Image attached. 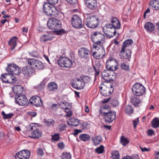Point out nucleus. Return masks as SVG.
I'll return each mask as SVG.
<instances>
[{"mask_svg": "<svg viewBox=\"0 0 159 159\" xmlns=\"http://www.w3.org/2000/svg\"><path fill=\"white\" fill-rule=\"evenodd\" d=\"M120 142L124 146H125L129 143V141L125 137L122 136L120 138Z\"/></svg>", "mask_w": 159, "mask_h": 159, "instance_id": "nucleus-40", "label": "nucleus"}, {"mask_svg": "<svg viewBox=\"0 0 159 159\" xmlns=\"http://www.w3.org/2000/svg\"><path fill=\"white\" fill-rule=\"evenodd\" d=\"M131 51L130 49H127L125 51V49L122 48L119 53L120 59L123 61L125 60L129 61L131 58Z\"/></svg>", "mask_w": 159, "mask_h": 159, "instance_id": "nucleus-15", "label": "nucleus"}, {"mask_svg": "<svg viewBox=\"0 0 159 159\" xmlns=\"http://www.w3.org/2000/svg\"><path fill=\"white\" fill-rule=\"evenodd\" d=\"M57 62L59 66L62 67L70 68L73 64L72 61L65 57H61L58 59Z\"/></svg>", "mask_w": 159, "mask_h": 159, "instance_id": "nucleus-9", "label": "nucleus"}, {"mask_svg": "<svg viewBox=\"0 0 159 159\" xmlns=\"http://www.w3.org/2000/svg\"><path fill=\"white\" fill-rule=\"evenodd\" d=\"M150 6L155 10H159V0H152L149 2Z\"/></svg>", "mask_w": 159, "mask_h": 159, "instance_id": "nucleus-30", "label": "nucleus"}, {"mask_svg": "<svg viewBox=\"0 0 159 159\" xmlns=\"http://www.w3.org/2000/svg\"><path fill=\"white\" fill-rule=\"evenodd\" d=\"M104 147L102 145H101L99 147H98L95 149V152L98 154H100L103 153L104 152Z\"/></svg>", "mask_w": 159, "mask_h": 159, "instance_id": "nucleus-43", "label": "nucleus"}, {"mask_svg": "<svg viewBox=\"0 0 159 159\" xmlns=\"http://www.w3.org/2000/svg\"><path fill=\"white\" fill-rule=\"evenodd\" d=\"M37 152L38 155L39 156H43L44 154L43 150L41 148H39L37 150Z\"/></svg>", "mask_w": 159, "mask_h": 159, "instance_id": "nucleus-53", "label": "nucleus"}, {"mask_svg": "<svg viewBox=\"0 0 159 159\" xmlns=\"http://www.w3.org/2000/svg\"><path fill=\"white\" fill-rule=\"evenodd\" d=\"M30 152L27 150H24L17 152L16 156L19 159H28L30 156Z\"/></svg>", "mask_w": 159, "mask_h": 159, "instance_id": "nucleus-20", "label": "nucleus"}, {"mask_svg": "<svg viewBox=\"0 0 159 159\" xmlns=\"http://www.w3.org/2000/svg\"><path fill=\"white\" fill-rule=\"evenodd\" d=\"M53 32H55L56 34L58 35H61L66 33V31L63 29L55 30V31H53Z\"/></svg>", "mask_w": 159, "mask_h": 159, "instance_id": "nucleus-49", "label": "nucleus"}, {"mask_svg": "<svg viewBox=\"0 0 159 159\" xmlns=\"http://www.w3.org/2000/svg\"><path fill=\"white\" fill-rule=\"evenodd\" d=\"M74 133L73 134L75 136L77 135L79 133L81 132L82 131L81 130L78 129H75L74 130Z\"/></svg>", "mask_w": 159, "mask_h": 159, "instance_id": "nucleus-58", "label": "nucleus"}, {"mask_svg": "<svg viewBox=\"0 0 159 159\" xmlns=\"http://www.w3.org/2000/svg\"><path fill=\"white\" fill-rule=\"evenodd\" d=\"M117 29L112 27L109 23L106 24L104 27L105 33L106 36L111 38L115 36L116 34Z\"/></svg>", "mask_w": 159, "mask_h": 159, "instance_id": "nucleus-12", "label": "nucleus"}, {"mask_svg": "<svg viewBox=\"0 0 159 159\" xmlns=\"http://www.w3.org/2000/svg\"><path fill=\"white\" fill-rule=\"evenodd\" d=\"M80 78L82 80L85 84V83L90 81L91 80L90 77L86 75H82L80 77Z\"/></svg>", "mask_w": 159, "mask_h": 159, "instance_id": "nucleus-41", "label": "nucleus"}, {"mask_svg": "<svg viewBox=\"0 0 159 159\" xmlns=\"http://www.w3.org/2000/svg\"><path fill=\"white\" fill-rule=\"evenodd\" d=\"M139 123L138 119L137 120H134L133 121V125L134 127V128H135L137 125Z\"/></svg>", "mask_w": 159, "mask_h": 159, "instance_id": "nucleus-55", "label": "nucleus"}, {"mask_svg": "<svg viewBox=\"0 0 159 159\" xmlns=\"http://www.w3.org/2000/svg\"><path fill=\"white\" fill-rule=\"evenodd\" d=\"M43 122L45 123L46 126L48 127L53 126L55 123V121L51 119L43 120Z\"/></svg>", "mask_w": 159, "mask_h": 159, "instance_id": "nucleus-35", "label": "nucleus"}, {"mask_svg": "<svg viewBox=\"0 0 159 159\" xmlns=\"http://www.w3.org/2000/svg\"><path fill=\"white\" fill-rule=\"evenodd\" d=\"M60 138L59 134H55L54 135H52V139L53 141H57L59 140Z\"/></svg>", "mask_w": 159, "mask_h": 159, "instance_id": "nucleus-51", "label": "nucleus"}, {"mask_svg": "<svg viewBox=\"0 0 159 159\" xmlns=\"http://www.w3.org/2000/svg\"><path fill=\"white\" fill-rule=\"evenodd\" d=\"M110 25L112 27L117 29L120 28V23L116 17H112L111 20V23Z\"/></svg>", "mask_w": 159, "mask_h": 159, "instance_id": "nucleus-25", "label": "nucleus"}, {"mask_svg": "<svg viewBox=\"0 0 159 159\" xmlns=\"http://www.w3.org/2000/svg\"><path fill=\"white\" fill-rule=\"evenodd\" d=\"M44 12L47 16L51 17H56L58 15V11L57 8L52 5L45 3L43 6Z\"/></svg>", "mask_w": 159, "mask_h": 159, "instance_id": "nucleus-2", "label": "nucleus"}, {"mask_svg": "<svg viewBox=\"0 0 159 159\" xmlns=\"http://www.w3.org/2000/svg\"><path fill=\"white\" fill-rule=\"evenodd\" d=\"M28 64L35 70H42L44 67L43 64L41 61L34 58L29 59Z\"/></svg>", "mask_w": 159, "mask_h": 159, "instance_id": "nucleus-8", "label": "nucleus"}, {"mask_svg": "<svg viewBox=\"0 0 159 159\" xmlns=\"http://www.w3.org/2000/svg\"><path fill=\"white\" fill-rule=\"evenodd\" d=\"M18 38L16 37H14L10 39L8 44L11 47V50H14L17 45L16 41Z\"/></svg>", "mask_w": 159, "mask_h": 159, "instance_id": "nucleus-29", "label": "nucleus"}, {"mask_svg": "<svg viewBox=\"0 0 159 159\" xmlns=\"http://www.w3.org/2000/svg\"><path fill=\"white\" fill-rule=\"evenodd\" d=\"M70 21L72 25L75 28L80 29L84 26L82 19L77 15L73 16L71 18Z\"/></svg>", "mask_w": 159, "mask_h": 159, "instance_id": "nucleus-11", "label": "nucleus"}, {"mask_svg": "<svg viewBox=\"0 0 159 159\" xmlns=\"http://www.w3.org/2000/svg\"><path fill=\"white\" fill-rule=\"evenodd\" d=\"M116 117V113L114 111H110L104 117L106 122L111 123Z\"/></svg>", "mask_w": 159, "mask_h": 159, "instance_id": "nucleus-21", "label": "nucleus"}, {"mask_svg": "<svg viewBox=\"0 0 159 159\" xmlns=\"http://www.w3.org/2000/svg\"><path fill=\"white\" fill-rule=\"evenodd\" d=\"M111 154L112 159H120V154L118 151H112Z\"/></svg>", "mask_w": 159, "mask_h": 159, "instance_id": "nucleus-39", "label": "nucleus"}, {"mask_svg": "<svg viewBox=\"0 0 159 159\" xmlns=\"http://www.w3.org/2000/svg\"><path fill=\"white\" fill-rule=\"evenodd\" d=\"M58 105L56 104H53L51 107L50 108L51 109L55 110L57 107Z\"/></svg>", "mask_w": 159, "mask_h": 159, "instance_id": "nucleus-63", "label": "nucleus"}, {"mask_svg": "<svg viewBox=\"0 0 159 159\" xmlns=\"http://www.w3.org/2000/svg\"><path fill=\"white\" fill-rule=\"evenodd\" d=\"M48 2V3H49L51 5H55L58 2V0H47Z\"/></svg>", "mask_w": 159, "mask_h": 159, "instance_id": "nucleus-54", "label": "nucleus"}, {"mask_svg": "<svg viewBox=\"0 0 159 159\" xmlns=\"http://www.w3.org/2000/svg\"><path fill=\"white\" fill-rule=\"evenodd\" d=\"M122 159H132V157L129 155H126L123 157Z\"/></svg>", "mask_w": 159, "mask_h": 159, "instance_id": "nucleus-64", "label": "nucleus"}, {"mask_svg": "<svg viewBox=\"0 0 159 159\" xmlns=\"http://www.w3.org/2000/svg\"><path fill=\"white\" fill-rule=\"evenodd\" d=\"M92 41L94 43L93 45L95 44L96 46L103 45L105 39V36L104 34L98 32H94L91 36Z\"/></svg>", "mask_w": 159, "mask_h": 159, "instance_id": "nucleus-3", "label": "nucleus"}, {"mask_svg": "<svg viewBox=\"0 0 159 159\" xmlns=\"http://www.w3.org/2000/svg\"><path fill=\"white\" fill-rule=\"evenodd\" d=\"M29 103L36 107H41L43 103L41 98L38 96H34L30 99Z\"/></svg>", "mask_w": 159, "mask_h": 159, "instance_id": "nucleus-19", "label": "nucleus"}, {"mask_svg": "<svg viewBox=\"0 0 159 159\" xmlns=\"http://www.w3.org/2000/svg\"><path fill=\"white\" fill-rule=\"evenodd\" d=\"M33 70L30 66H26L23 68V73L25 76H30L33 73Z\"/></svg>", "mask_w": 159, "mask_h": 159, "instance_id": "nucleus-26", "label": "nucleus"}, {"mask_svg": "<svg viewBox=\"0 0 159 159\" xmlns=\"http://www.w3.org/2000/svg\"><path fill=\"white\" fill-rule=\"evenodd\" d=\"M118 67L117 60L113 58H109L106 61V67L108 70L115 71L118 69Z\"/></svg>", "mask_w": 159, "mask_h": 159, "instance_id": "nucleus-10", "label": "nucleus"}, {"mask_svg": "<svg viewBox=\"0 0 159 159\" xmlns=\"http://www.w3.org/2000/svg\"><path fill=\"white\" fill-rule=\"evenodd\" d=\"M131 102L135 106H138L141 102V100L137 97H134L131 98Z\"/></svg>", "mask_w": 159, "mask_h": 159, "instance_id": "nucleus-36", "label": "nucleus"}, {"mask_svg": "<svg viewBox=\"0 0 159 159\" xmlns=\"http://www.w3.org/2000/svg\"><path fill=\"white\" fill-rule=\"evenodd\" d=\"M102 139V137L100 135H98L93 137L92 140L94 145H97L99 144Z\"/></svg>", "mask_w": 159, "mask_h": 159, "instance_id": "nucleus-33", "label": "nucleus"}, {"mask_svg": "<svg viewBox=\"0 0 159 159\" xmlns=\"http://www.w3.org/2000/svg\"><path fill=\"white\" fill-rule=\"evenodd\" d=\"M6 70L9 73L13 75H18L20 73L19 67L14 64H9L6 68Z\"/></svg>", "mask_w": 159, "mask_h": 159, "instance_id": "nucleus-14", "label": "nucleus"}, {"mask_svg": "<svg viewBox=\"0 0 159 159\" xmlns=\"http://www.w3.org/2000/svg\"><path fill=\"white\" fill-rule=\"evenodd\" d=\"M133 43L132 40L130 39L125 40L123 43L122 48L125 49V48L130 46Z\"/></svg>", "mask_w": 159, "mask_h": 159, "instance_id": "nucleus-38", "label": "nucleus"}, {"mask_svg": "<svg viewBox=\"0 0 159 159\" xmlns=\"http://www.w3.org/2000/svg\"><path fill=\"white\" fill-rule=\"evenodd\" d=\"M154 131L151 129H149L148 131V134L149 136H152L154 134Z\"/></svg>", "mask_w": 159, "mask_h": 159, "instance_id": "nucleus-56", "label": "nucleus"}, {"mask_svg": "<svg viewBox=\"0 0 159 159\" xmlns=\"http://www.w3.org/2000/svg\"><path fill=\"white\" fill-rule=\"evenodd\" d=\"M16 103L21 106H24L27 105L28 101V99L24 94L16 96L15 97Z\"/></svg>", "mask_w": 159, "mask_h": 159, "instance_id": "nucleus-17", "label": "nucleus"}, {"mask_svg": "<svg viewBox=\"0 0 159 159\" xmlns=\"http://www.w3.org/2000/svg\"><path fill=\"white\" fill-rule=\"evenodd\" d=\"M109 106L105 105L102 106L99 110V114L102 116H105L110 111Z\"/></svg>", "mask_w": 159, "mask_h": 159, "instance_id": "nucleus-24", "label": "nucleus"}, {"mask_svg": "<svg viewBox=\"0 0 159 159\" xmlns=\"http://www.w3.org/2000/svg\"><path fill=\"white\" fill-rule=\"evenodd\" d=\"M47 88L49 91L53 92H55L57 90L58 86L56 83L52 82L48 84L47 85Z\"/></svg>", "mask_w": 159, "mask_h": 159, "instance_id": "nucleus-27", "label": "nucleus"}, {"mask_svg": "<svg viewBox=\"0 0 159 159\" xmlns=\"http://www.w3.org/2000/svg\"><path fill=\"white\" fill-rule=\"evenodd\" d=\"M58 147L60 149H62L64 148V145L62 143H60L57 144Z\"/></svg>", "mask_w": 159, "mask_h": 159, "instance_id": "nucleus-62", "label": "nucleus"}, {"mask_svg": "<svg viewBox=\"0 0 159 159\" xmlns=\"http://www.w3.org/2000/svg\"><path fill=\"white\" fill-rule=\"evenodd\" d=\"M111 103L113 106L114 107L118 106L119 105V102L117 98L113 99L111 101Z\"/></svg>", "mask_w": 159, "mask_h": 159, "instance_id": "nucleus-48", "label": "nucleus"}, {"mask_svg": "<svg viewBox=\"0 0 159 159\" xmlns=\"http://www.w3.org/2000/svg\"><path fill=\"white\" fill-rule=\"evenodd\" d=\"M47 25L49 29L54 31L60 29L61 27L60 21L54 18L49 19L48 21Z\"/></svg>", "mask_w": 159, "mask_h": 159, "instance_id": "nucleus-7", "label": "nucleus"}, {"mask_svg": "<svg viewBox=\"0 0 159 159\" xmlns=\"http://www.w3.org/2000/svg\"><path fill=\"white\" fill-rule=\"evenodd\" d=\"M144 27L147 32L150 33L152 32L155 30L154 25L152 22H146L145 24Z\"/></svg>", "mask_w": 159, "mask_h": 159, "instance_id": "nucleus-28", "label": "nucleus"}, {"mask_svg": "<svg viewBox=\"0 0 159 159\" xmlns=\"http://www.w3.org/2000/svg\"><path fill=\"white\" fill-rule=\"evenodd\" d=\"M86 7L89 9L93 10L96 9L97 7L96 0H93L86 5Z\"/></svg>", "mask_w": 159, "mask_h": 159, "instance_id": "nucleus-32", "label": "nucleus"}, {"mask_svg": "<svg viewBox=\"0 0 159 159\" xmlns=\"http://www.w3.org/2000/svg\"><path fill=\"white\" fill-rule=\"evenodd\" d=\"M64 111H65L66 113V114L65 115V116L70 117V116H71L72 114V112L71 111H67L65 110Z\"/></svg>", "mask_w": 159, "mask_h": 159, "instance_id": "nucleus-57", "label": "nucleus"}, {"mask_svg": "<svg viewBox=\"0 0 159 159\" xmlns=\"http://www.w3.org/2000/svg\"><path fill=\"white\" fill-rule=\"evenodd\" d=\"M0 79L2 82L5 83L12 84L16 81L15 77L9 73L2 75Z\"/></svg>", "mask_w": 159, "mask_h": 159, "instance_id": "nucleus-16", "label": "nucleus"}, {"mask_svg": "<svg viewBox=\"0 0 159 159\" xmlns=\"http://www.w3.org/2000/svg\"><path fill=\"white\" fill-rule=\"evenodd\" d=\"M132 90L134 95L137 96L143 95L146 91L144 86L139 83L134 84L132 87Z\"/></svg>", "mask_w": 159, "mask_h": 159, "instance_id": "nucleus-6", "label": "nucleus"}, {"mask_svg": "<svg viewBox=\"0 0 159 159\" xmlns=\"http://www.w3.org/2000/svg\"><path fill=\"white\" fill-rule=\"evenodd\" d=\"M89 124L87 122H84L82 124V125L83 126V128L84 129H85L87 128L88 126H89Z\"/></svg>", "mask_w": 159, "mask_h": 159, "instance_id": "nucleus-60", "label": "nucleus"}, {"mask_svg": "<svg viewBox=\"0 0 159 159\" xmlns=\"http://www.w3.org/2000/svg\"><path fill=\"white\" fill-rule=\"evenodd\" d=\"M36 124L33 123L30 125V129L32 131L31 132V134L29 137L33 139H39L40 138L42 135V133L40 130L37 129Z\"/></svg>", "mask_w": 159, "mask_h": 159, "instance_id": "nucleus-13", "label": "nucleus"}, {"mask_svg": "<svg viewBox=\"0 0 159 159\" xmlns=\"http://www.w3.org/2000/svg\"><path fill=\"white\" fill-rule=\"evenodd\" d=\"M101 66L100 63H97V64L93 66V68L95 71V75L96 76L99 75L100 72V66Z\"/></svg>", "mask_w": 159, "mask_h": 159, "instance_id": "nucleus-44", "label": "nucleus"}, {"mask_svg": "<svg viewBox=\"0 0 159 159\" xmlns=\"http://www.w3.org/2000/svg\"><path fill=\"white\" fill-rule=\"evenodd\" d=\"M61 159H71V156L70 154L67 152H64L62 153Z\"/></svg>", "mask_w": 159, "mask_h": 159, "instance_id": "nucleus-47", "label": "nucleus"}, {"mask_svg": "<svg viewBox=\"0 0 159 159\" xmlns=\"http://www.w3.org/2000/svg\"><path fill=\"white\" fill-rule=\"evenodd\" d=\"M90 136L86 134H83L79 136L80 139L84 142L89 141L90 139Z\"/></svg>", "mask_w": 159, "mask_h": 159, "instance_id": "nucleus-34", "label": "nucleus"}, {"mask_svg": "<svg viewBox=\"0 0 159 159\" xmlns=\"http://www.w3.org/2000/svg\"><path fill=\"white\" fill-rule=\"evenodd\" d=\"M66 1L71 4H74L77 2L78 0H66Z\"/></svg>", "mask_w": 159, "mask_h": 159, "instance_id": "nucleus-59", "label": "nucleus"}, {"mask_svg": "<svg viewBox=\"0 0 159 159\" xmlns=\"http://www.w3.org/2000/svg\"><path fill=\"white\" fill-rule=\"evenodd\" d=\"M121 67L122 69L127 71L129 70V66L125 63H122L121 64Z\"/></svg>", "mask_w": 159, "mask_h": 159, "instance_id": "nucleus-50", "label": "nucleus"}, {"mask_svg": "<svg viewBox=\"0 0 159 159\" xmlns=\"http://www.w3.org/2000/svg\"><path fill=\"white\" fill-rule=\"evenodd\" d=\"M70 121L72 122L71 124L72 126H76L78 125V120L77 119H71Z\"/></svg>", "mask_w": 159, "mask_h": 159, "instance_id": "nucleus-52", "label": "nucleus"}, {"mask_svg": "<svg viewBox=\"0 0 159 159\" xmlns=\"http://www.w3.org/2000/svg\"><path fill=\"white\" fill-rule=\"evenodd\" d=\"M152 126L154 128H157L159 126V120L157 117L155 118L152 121Z\"/></svg>", "mask_w": 159, "mask_h": 159, "instance_id": "nucleus-37", "label": "nucleus"}, {"mask_svg": "<svg viewBox=\"0 0 159 159\" xmlns=\"http://www.w3.org/2000/svg\"><path fill=\"white\" fill-rule=\"evenodd\" d=\"M110 70H105L102 73L101 75L102 77L105 80L107 81H109L110 78V76L111 75L109 74Z\"/></svg>", "mask_w": 159, "mask_h": 159, "instance_id": "nucleus-31", "label": "nucleus"}, {"mask_svg": "<svg viewBox=\"0 0 159 159\" xmlns=\"http://www.w3.org/2000/svg\"><path fill=\"white\" fill-rule=\"evenodd\" d=\"M99 89L100 93L105 97L110 95L113 90L112 85L110 83L107 82L101 84Z\"/></svg>", "mask_w": 159, "mask_h": 159, "instance_id": "nucleus-1", "label": "nucleus"}, {"mask_svg": "<svg viewBox=\"0 0 159 159\" xmlns=\"http://www.w3.org/2000/svg\"><path fill=\"white\" fill-rule=\"evenodd\" d=\"M1 114L4 119H11L14 116V114L12 113H10L7 114H6L3 111L2 112Z\"/></svg>", "mask_w": 159, "mask_h": 159, "instance_id": "nucleus-42", "label": "nucleus"}, {"mask_svg": "<svg viewBox=\"0 0 159 159\" xmlns=\"http://www.w3.org/2000/svg\"><path fill=\"white\" fill-rule=\"evenodd\" d=\"M133 110L131 106L128 105L125 110V113L128 115H130L133 113Z\"/></svg>", "mask_w": 159, "mask_h": 159, "instance_id": "nucleus-45", "label": "nucleus"}, {"mask_svg": "<svg viewBox=\"0 0 159 159\" xmlns=\"http://www.w3.org/2000/svg\"><path fill=\"white\" fill-rule=\"evenodd\" d=\"M85 84L83 82L82 80L80 78H77L76 81L75 83H72L71 86L74 88L77 89H83Z\"/></svg>", "mask_w": 159, "mask_h": 159, "instance_id": "nucleus-22", "label": "nucleus"}, {"mask_svg": "<svg viewBox=\"0 0 159 159\" xmlns=\"http://www.w3.org/2000/svg\"><path fill=\"white\" fill-rule=\"evenodd\" d=\"M13 91L17 94V96H19L25 94V90L24 88L20 85H16L13 86Z\"/></svg>", "mask_w": 159, "mask_h": 159, "instance_id": "nucleus-23", "label": "nucleus"}, {"mask_svg": "<svg viewBox=\"0 0 159 159\" xmlns=\"http://www.w3.org/2000/svg\"><path fill=\"white\" fill-rule=\"evenodd\" d=\"M98 20L95 16L91 15L85 19V22L88 27L95 28L97 27L99 24Z\"/></svg>", "mask_w": 159, "mask_h": 159, "instance_id": "nucleus-5", "label": "nucleus"}, {"mask_svg": "<svg viewBox=\"0 0 159 159\" xmlns=\"http://www.w3.org/2000/svg\"><path fill=\"white\" fill-rule=\"evenodd\" d=\"M140 148L141 150V151L143 152H148V151H149L150 150V149L149 148H147L145 147H144L143 148L140 147Z\"/></svg>", "mask_w": 159, "mask_h": 159, "instance_id": "nucleus-61", "label": "nucleus"}, {"mask_svg": "<svg viewBox=\"0 0 159 159\" xmlns=\"http://www.w3.org/2000/svg\"><path fill=\"white\" fill-rule=\"evenodd\" d=\"M51 39L48 35H43L40 37L41 42H47L51 40Z\"/></svg>", "mask_w": 159, "mask_h": 159, "instance_id": "nucleus-46", "label": "nucleus"}, {"mask_svg": "<svg viewBox=\"0 0 159 159\" xmlns=\"http://www.w3.org/2000/svg\"><path fill=\"white\" fill-rule=\"evenodd\" d=\"M95 44L93 45V48L95 51L92 53L93 57L97 59H100L103 58L105 56L106 52L103 45L96 46Z\"/></svg>", "mask_w": 159, "mask_h": 159, "instance_id": "nucleus-4", "label": "nucleus"}, {"mask_svg": "<svg viewBox=\"0 0 159 159\" xmlns=\"http://www.w3.org/2000/svg\"><path fill=\"white\" fill-rule=\"evenodd\" d=\"M78 56L81 59L86 60L89 58L90 51L87 48H81L78 50Z\"/></svg>", "mask_w": 159, "mask_h": 159, "instance_id": "nucleus-18", "label": "nucleus"}]
</instances>
